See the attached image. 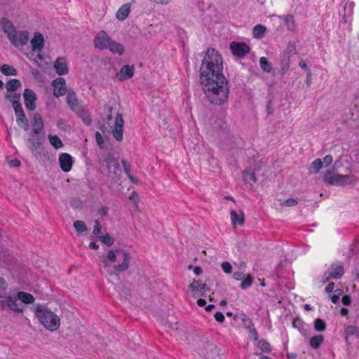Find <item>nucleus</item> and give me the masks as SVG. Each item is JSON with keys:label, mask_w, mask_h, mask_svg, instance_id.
I'll list each match as a JSON object with an SVG mask.
<instances>
[{"label": "nucleus", "mask_w": 359, "mask_h": 359, "mask_svg": "<svg viewBox=\"0 0 359 359\" xmlns=\"http://www.w3.org/2000/svg\"><path fill=\"white\" fill-rule=\"evenodd\" d=\"M119 293L120 295L125 299H128L129 297L131 296V291L129 289V287L123 285L119 289Z\"/></svg>", "instance_id": "44"}, {"label": "nucleus", "mask_w": 359, "mask_h": 359, "mask_svg": "<svg viewBox=\"0 0 359 359\" xmlns=\"http://www.w3.org/2000/svg\"><path fill=\"white\" fill-rule=\"evenodd\" d=\"M98 238L102 243L108 247L111 246L114 243V238L109 233H106L104 236L100 235Z\"/></svg>", "instance_id": "38"}, {"label": "nucleus", "mask_w": 359, "mask_h": 359, "mask_svg": "<svg viewBox=\"0 0 359 359\" xmlns=\"http://www.w3.org/2000/svg\"><path fill=\"white\" fill-rule=\"evenodd\" d=\"M230 49L233 55L239 58L244 57L250 50V48L246 43L236 41L230 43Z\"/></svg>", "instance_id": "10"}, {"label": "nucleus", "mask_w": 359, "mask_h": 359, "mask_svg": "<svg viewBox=\"0 0 359 359\" xmlns=\"http://www.w3.org/2000/svg\"><path fill=\"white\" fill-rule=\"evenodd\" d=\"M243 179L245 183H248L251 186L257 182L255 172H250L248 170L243 171Z\"/></svg>", "instance_id": "27"}, {"label": "nucleus", "mask_w": 359, "mask_h": 359, "mask_svg": "<svg viewBox=\"0 0 359 359\" xmlns=\"http://www.w3.org/2000/svg\"><path fill=\"white\" fill-rule=\"evenodd\" d=\"M130 199L133 201L135 204V206H136V208H137V203H138L139 201V196H138V194L136 192H133L131 196H130Z\"/></svg>", "instance_id": "60"}, {"label": "nucleus", "mask_w": 359, "mask_h": 359, "mask_svg": "<svg viewBox=\"0 0 359 359\" xmlns=\"http://www.w3.org/2000/svg\"><path fill=\"white\" fill-rule=\"evenodd\" d=\"M323 167V162L320 158L316 159L309 168L310 173H317Z\"/></svg>", "instance_id": "32"}, {"label": "nucleus", "mask_w": 359, "mask_h": 359, "mask_svg": "<svg viewBox=\"0 0 359 359\" xmlns=\"http://www.w3.org/2000/svg\"><path fill=\"white\" fill-rule=\"evenodd\" d=\"M222 71L221 55L215 48H208L200 67V81L205 97L214 104H222L228 99L229 86Z\"/></svg>", "instance_id": "1"}, {"label": "nucleus", "mask_w": 359, "mask_h": 359, "mask_svg": "<svg viewBox=\"0 0 359 359\" xmlns=\"http://www.w3.org/2000/svg\"><path fill=\"white\" fill-rule=\"evenodd\" d=\"M67 103L72 110H76L78 107V100L76 93L69 90L66 97Z\"/></svg>", "instance_id": "25"}, {"label": "nucleus", "mask_w": 359, "mask_h": 359, "mask_svg": "<svg viewBox=\"0 0 359 359\" xmlns=\"http://www.w3.org/2000/svg\"><path fill=\"white\" fill-rule=\"evenodd\" d=\"M54 68L59 75H65L68 73V67L65 57H58L54 62Z\"/></svg>", "instance_id": "17"}, {"label": "nucleus", "mask_w": 359, "mask_h": 359, "mask_svg": "<svg viewBox=\"0 0 359 359\" xmlns=\"http://www.w3.org/2000/svg\"><path fill=\"white\" fill-rule=\"evenodd\" d=\"M25 104L27 109L34 110L36 108L35 102L36 100V93L29 88H26L23 93Z\"/></svg>", "instance_id": "12"}, {"label": "nucleus", "mask_w": 359, "mask_h": 359, "mask_svg": "<svg viewBox=\"0 0 359 359\" xmlns=\"http://www.w3.org/2000/svg\"><path fill=\"white\" fill-rule=\"evenodd\" d=\"M134 74V65H123L120 71L116 74L118 81H126L130 79Z\"/></svg>", "instance_id": "15"}, {"label": "nucleus", "mask_w": 359, "mask_h": 359, "mask_svg": "<svg viewBox=\"0 0 359 359\" xmlns=\"http://www.w3.org/2000/svg\"><path fill=\"white\" fill-rule=\"evenodd\" d=\"M324 182L334 186L349 184L353 182V177L349 175H339L329 170L324 175Z\"/></svg>", "instance_id": "5"}, {"label": "nucleus", "mask_w": 359, "mask_h": 359, "mask_svg": "<svg viewBox=\"0 0 359 359\" xmlns=\"http://www.w3.org/2000/svg\"><path fill=\"white\" fill-rule=\"evenodd\" d=\"M203 354L206 359H215L218 356L217 346L209 341H206L203 346Z\"/></svg>", "instance_id": "16"}, {"label": "nucleus", "mask_w": 359, "mask_h": 359, "mask_svg": "<svg viewBox=\"0 0 359 359\" xmlns=\"http://www.w3.org/2000/svg\"><path fill=\"white\" fill-rule=\"evenodd\" d=\"M257 346L264 352L269 353L271 351L270 344L266 340H259Z\"/></svg>", "instance_id": "42"}, {"label": "nucleus", "mask_w": 359, "mask_h": 359, "mask_svg": "<svg viewBox=\"0 0 359 359\" xmlns=\"http://www.w3.org/2000/svg\"><path fill=\"white\" fill-rule=\"evenodd\" d=\"M8 296L6 292H0V309L4 310L6 309V298Z\"/></svg>", "instance_id": "50"}, {"label": "nucleus", "mask_w": 359, "mask_h": 359, "mask_svg": "<svg viewBox=\"0 0 359 359\" xmlns=\"http://www.w3.org/2000/svg\"><path fill=\"white\" fill-rule=\"evenodd\" d=\"M327 272L329 273L328 277L339 278L344 274V268L341 265L333 264L331 265L330 271Z\"/></svg>", "instance_id": "23"}, {"label": "nucleus", "mask_w": 359, "mask_h": 359, "mask_svg": "<svg viewBox=\"0 0 359 359\" xmlns=\"http://www.w3.org/2000/svg\"><path fill=\"white\" fill-rule=\"evenodd\" d=\"M104 165L107 167L108 175L114 174L116 176L121 172L118 161L111 153H108L103 158L102 165Z\"/></svg>", "instance_id": "6"}, {"label": "nucleus", "mask_w": 359, "mask_h": 359, "mask_svg": "<svg viewBox=\"0 0 359 359\" xmlns=\"http://www.w3.org/2000/svg\"><path fill=\"white\" fill-rule=\"evenodd\" d=\"M290 63V58L288 56H282L280 60V74L284 75L288 70Z\"/></svg>", "instance_id": "31"}, {"label": "nucleus", "mask_w": 359, "mask_h": 359, "mask_svg": "<svg viewBox=\"0 0 359 359\" xmlns=\"http://www.w3.org/2000/svg\"><path fill=\"white\" fill-rule=\"evenodd\" d=\"M201 280H194L191 283H190L188 286L189 289L192 292L198 291L200 285H201Z\"/></svg>", "instance_id": "46"}, {"label": "nucleus", "mask_w": 359, "mask_h": 359, "mask_svg": "<svg viewBox=\"0 0 359 359\" xmlns=\"http://www.w3.org/2000/svg\"><path fill=\"white\" fill-rule=\"evenodd\" d=\"M266 27L262 25H257L253 28V36L255 38L260 39L263 36L264 32H266Z\"/></svg>", "instance_id": "34"}, {"label": "nucleus", "mask_w": 359, "mask_h": 359, "mask_svg": "<svg viewBox=\"0 0 359 359\" xmlns=\"http://www.w3.org/2000/svg\"><path fill=\"white\" fill-rule=\"evenodd\" d=\"M16 116V121L20 127L23 128L25 130H28L29 123L25 114L22 109L21 103L15 102V106L13 107Z\"/></svg>", "instance_id": "9"}, {"label": "nucleus", "mask_w": 359, "mask_h": 359, "mask_svg": "<svg viewBox=\"0 0 359 359\" xmlns=\"http://www.w3.org/2000/svg\"><path fill=\"white\" fill-rule=\"evenodd\" d=\"M1 72L6 76L17 75V70L13 67L8 65H4L1 67Z\"/></svg>", "instance_id": "35"}, {"label": "nucleus", "mask_w": 359, "mask_h": 359, "mask_svg": "<svg viewBox=\"0 0 359 359\" xmlns=\"http://www.w3.org/2000/svg\"><path fill=\"white\" fill-rule=\"evenodd\" d=\"M59 163L60 168L65 172L71 170L73 160L71 155L67 153H62L59 156Z\"/></svg>", "instance_id": "14"}, {"label": "nucleus", "mask_w": 359, "mask_h": 359, "mask_svg": "<svg viewBox=\"0 0 359 359\" xmlns=\"http://www.w3.org/2000/svg\"><path fill=\"white\" fill-rule=\"evenodd\" d=\"M266 111L268 114H272L273 113V109L272 107V101L269 100L268 101L267 105H266Z\"/></svg>", "instance_id": "64"}, {"label": "nucleus", "mask_w": 359, "mask_h": 359, "mask_svg": "<svg viewBox=\"0 0 359 359\" xmlns=\"http://www.w3.org/2000/svg\"><path fill=\"white\" fill-rule=\"evenodd\" d=\"M8 163L12 167H19L20 165V161L17 158L11 159Z\"/></svg>", "instance_id": "63"}, {"label": "nucleus", "mask_w": 359, "mask_h": 359, "mask_svg": "<svg viewBox=\"0 0 359 359\" xmlns=\"http://www.w3.org/2000/svg\"><path fill=\"white\" fill-rule=\"evenodd\" d=\"M297 204V201L294 198H289L283 203H281L282 205L287 206V207H292L294 206Z\"/></svg>", "instance_id": "54"}, {"label": "nucleus", "mask_w": 359, "mask_h": 359, "mask_svg": "<svg viewBox=\"0 0 359 359\" xmlns=\"http://www.w3.org/2000/svg\"><path fill=\"white\" fill-rule=\"evenodd\" d=\"M297 52H296V44L293 41H289L288 43H287V48L285 50V51L283 53V56H288V57L290 58V57L293 55V54H295Z\"/></svg>", "instance_id": "37"}, {"label": "nucleus", "mask_w": 359, "mask_h": 359, "mask_svg": "<svg viewBox=\"0 0 359 359\" xmlns=\"http://www.w3.org/2000/svg\"><path fill=\"white\" fill-rule=\"evenodd\" d=\"M215 318L219 323H223L224 321V319H225L224 316L223 315V313L222 312H219V311H217L215 314Z\"/></svg>", "instance_id": "58"}, {"label": "nucleus", "mask_w": 359, "mask_h": 359, "mask_svg": "<svg viewBox=\"0 0 359 359\" xmlns=\"http://www.w3.org/2000/svg\"><path fill=\"white\" fill-rule=\"evenodd\" d=\"M342 303L346 305V306H348L351 304V298L349 295H344L343 297H342Z\"/></svg>", "instance_id": "61"}, {"label": "nucleus", "mask_w": 359, "mask_h": 359, "mask_svg": "<svg viewBox=\"0 0 359 359\" xmlns=\"http://www.w3.org/2000/svg\"><path fill=\"white\" fill-rule=\"evenodd\" d=\"M70 205L72 208L74 209H79L82 207L83 203L80 199L74 198L71 199Z\"/></svg>", "instance_id": "47"}, {"label": "nucleus", "mask_w": 359, "mask_h": 359, "mask_svg": "<svg viewBox=\"0 0 359 359\" xmlns=\"http://www.w3.org/2000/svg\"><path fill=\"white\" fill-rule=\"evenodd\" d=\"M21 86V83L18 79H13L8 81L6 84V88L8 92L11 93L18 90Z\"/></svg>", "instance_id": "28"}, {"label": "nucleus", "mask_w": 359, "mask_h": 359, "mask_svg": "<svg viewBox=\"0 0 359 359\" xmlns=\"http://www.w3.org/2000/svg\"><path fill=\"white\" fill-rule=\"evenodd\" d=\"M95 139L97 144L100 146V148H102V144L104 143V140L102 136L99 132L95 133Z\"/></svg>", "instance_id": "56"}, {"label": "nucleus", "mask_w": 359, "mask_h": 359, "mask_svg": "<svg viewBox=\"0 0 359 359\" xmlns=\"http://www.w3.org/2000/svg\"><path fill=\"white\" fill-rule=\"evenodd\" d=\"M261 68L266 72H270L272 70L271 64L265 57H262L259 60Z\"/></svg>", "instance_id": "40"}, {"label": "nucleus", "mask_w": 359, "mask_h": 359, "mask_svg": "<svg viewBox=\"0 0 359 359\" xmlns=\"http://www.w3.org/2000/svg\"><path fill=\"white\" fill-rule=\"evenodd\" d=\"M18 299L20 300L22 304H30L34 301V298L32 294L25 292H19L18 293Z\"/></svg>", "instance_id": "29"}, {"label": "nucleus", "mask_w": 359, "mask_h": 359, "mask_svg": "<svg viewBox=\"0 0 359 359\" xmlns=\"http://www.w3.org/2000/svg\"><path fill=\"white\" fill-rule=\"evenodd\" d=\"M28 142L31 144L29 148L36 159L43 161L46 158L48 153L43 147L45 138L43 135L36 136L32 135V137L28 139Z\"/></svg>", "instance_id": "4"}, {"label": "nucleus", "mask_w": 359, "mask_h": 359, "mask_svg": "<svg viewBox=\"0 0 359 359\" xmlns=\"http://www.w3.org/2000/svg\"><path fill=\"white\" fill-rule=\"evenodd\" d=\"M101 229H102V226H101L100 222L98 220H95V223H94L93 233L97 238L100 235H101Z\"/></svg>", "instance_id": "48"}, {"label": "nucleus", "mask_w": 359, "mask_h": 359, "mask_svg": "<svg viewBox=\"0 0 359 359\" xmlns=\"http://www.w3.org/2000/svg\"><path fill=\"white\" fill-rule=\"evenodd\" d=\"M241 319L243 321V325L247 329L251 330L252 329L254 324L252 321V320L249 318H248L245 315H241Z\"/></svg>", "instance_id": "45"}, {"label": "nucleus", "mask_w": 359, "mask_h": 359, "mask_svg": "<svg viewBox=\"0 0 359 359\" xmlns=\"http://www.w3.org/2000/svg\"><path fill=\"white\" fill-rule=\"evenodd\" d=\"M323 340L324 337L323 335H316L310 339V345L312 348L316 349L320 346Z\"/></svg>", "instance_id": "33"}, {"label": "nucleus", "mask_w": 359, "mask_h": 359, "mask_svg": "<svg viewBox=\"0 0 359 359\" xmlns=\"http://www.w3.org/2000/svg\"><path fill=\"white\" fill-rule=\"evenodd\" d=\"M52 85L54 87L53 95L55 97L64 95L67 93L65 79L59 77L53 81Z\"/></svg>", "instance_id": "13"}, {"label": "nucleus", "mask_w": 359, "mask_h": 359, "mask_svg": "<svg viewBox=\"0 0 359 359\" xmlns=\"http://www.w3.org/2000/svg\"><path fill=\"white\" fill-rule=\"evenodd\" d=\"M48 138L50 143L55 148L59 149L63 146L62 140L57 135H49Z\"/></svg>", "instance_id": "39"}, {"label": "nucleus", "mask_w": 359, "mask_h": 359, "mask_svg": "<svg viewBox=\"0 0 359 359\" xmlns=\"http://www.w3.org/2000/svg\"><path fill=\"white\" fill-rule=\"evenodd\" d=\"M8 307L10 310L22 313V303H18L17 299H13L11 296H8L6 298V307Z\"/></svg>", "instance_id": "20"}, {"label": "nucleus", "mask_w": 359, "mask_h": 359, "mask_svg": "<svg viewBox=\"0 0 359 359\" xmlns=\"http://www.w3.org/2000/svg\"><path fill=\"white\" fill-rule=\"evenodd\" d=\"M231 224L233 227H236L237 225L242 226L244 224V214L243 212L239 210L236 212L235 210H231L230 212Z\"/></svg>", "instance_id": "19"}, {"label": "nucleus", "mask_w": 359, "mask_h": 359, "mask_svg": "<svg viewBox=\"0 0 359 359\" xmlns=\"http://www.w3.org/2000/svg\"><path fill=\"white\" fill-rule=\"evenodd\" d=\"M0 24L4 32L8 34V38L16 30L13 22L6 18H1Z\"/></svg>", "instance_id": "21"}, {"label": "nucleus", "mask_w": 359, "mask_h": 359, "mask_svg": "<svg viewBox=\"0 0 359 359\" xmlns=\"http://www.w3.org/2000/svg\"><path fill=\"white\" fill-rule=\"evenodd\" d=\"M123 124L124 121L122 115L117 113L115 117L114 126L112 129L113 136L117 141L123 140Z\"/></svg>", "instance_id": "11"}, {"label": "nucleus", "mask_w": 359, "mask_h": 359, "mask_svg": "<svg viewBox=\"0 0 359 359\" xmlns=\"http://www.w3.org/2000/svg\"><path fill=\"white\" fill-rule=\"evenodd\" d=\"M222 269L226 273H231L232 272V266L228 262H223L222 263Z\"/></svg>", "instance_id": "52"}, {"label": "nucleus", "mask_w": 359, "mask_h": 359, "mask_svg": "<svg viewBox=\"0 0 359 359\" xmlns=\"http://www.w3.org/2000/svg\"><path fill=\"white\" fill-rule=\"evenodd\" d=\"M130 10V4H125L122 5L116 13V17L119 20H124L128 15Z\"/></svg>", "instance_id": "24"}, {"label": "nucleus", "mask_w": 359, "mask_h": 359, "mask_svg": "<svg viewBox=\"0 0 359 359\" xmlns=\"http://www.w3.org/2000/svg\"><path fill=\"white\" fill-rule=\"evenodd\" d=\"M8 287V284L3 278H0V292H6Z\"/></svg>", "instance_id": "57"}, {"label": "nucleus", "mask_w": 359, "mask_h": 359, "mask_svg": "<svg viewBox=\"0 0 359 359\" xmlns=\"http://www.w3.org/2000/svg\"><path fill=\"white\" fill-rule=\"evenodd\" d=\"M11 97L13 98L11 100L13 107L15 106V102H17L18 103H20V93H14L13 95H9L8 93L6 95V99H10Z\"/></svg>", "instance_id": "51"}, {"label": "nucleus", "mask_w": 359, "mask_h": 359, "mask_svg": "<svg viewBox=\"0 0 359 359\" xmlns=\"http://www.w3.org/2000/svg\"><path fill=\"white\" fill-rule=\"evenodd\" d=\"M107 49L113 53H118L119 55H123L125 51L124 47L122 44L112 40L111 41Z\"/></svg>", "instance_id": "26"}, {"label": "nucleus", "mask_w": 359, "mask_h": 359, "mask_svg": "<svg viewBox=\"0 0 359 359\" xmlns=\"http://www.w3.org/2000/svg\"><path fill=\"white\" fill-rule=\"evenodd\" d=\"M121 255L123 257V262L120 264L114 265V269L115 273L122 272L128 269L129 267L130 261L131 259L130 255L129 252L122 250V249H116V250H110L108 251L107 254V258L108 260L111 262H114L116 261L117 255Z\"/></svg>", "instance_id": "3"}, {"label": "nucleus", "mask_w": 359, "mask_h": 359, "mask_svg": "<svg viewBox=\"0 0 359 359\" xmlns=\"http://www.w3.org/2000/svg\"><path fill=\"white\" fill-rule=\"evenodd\" d=\"M43 130V122L41 115L38 113L34 114V123L32 135H41V132Z\"/></svg>", "instance_id": "18"}, {"label": "nucleus", "mask_w": 359, "mask_h": 359, "mask_svg": "<svg viewBox=\"0 0 359 359\" xmlns=\"http://www.w3.org/2000/svg\"><path fill=\"white\" fill-rule=\"evenodd\" d=\"M122 165L123 166V170L127 176L130 175V165L128 163V162L125 159L121 160Z\"/></svg>", "instance_id": "55"}, {"label": "nucleus", "mask_w": 359, "mask_h": 359, "mask_svg": "<svg viewBox=\"0 0 359 359\" xmlns=\"http://www.w3.org/2000/svg\"><path fill=\"white\" fill-rule=\"evenodd\" d=\"M11 43L15 47L22 46L27 44L29 40V33L27 31L16 30L8 37Z\"/></svg>", "instance_id": "8"}, {"label": "nucleus", "mask_w": 359, "mask_h": 359, "mask_svg": "<svg viewBox=\"0 0 359 359\" xmlns=\"http://www.w3.org/2000/svg\"><path fill=\"white\" fill-rule=\"evenodd\" d=\"M73 225L78 234H83L87 231V226L83 221L76 220Z\"/></svg>", "instance_id": "30"}, {"label": "nucleus", "mask_w": 359, "mask_h": 359, "mask_svg": "<svg viewBox=\"0 0 359 359\" xmlns=\"http://www.w3.org/2000/svg\"><path fill=\"white\" fill-rule=\"evenodd\" d=\"M285 22L289 30L293 31L295 29V21L293 15H287L285 18Z\"/></svg>", "instance_id": "41"}, {"label": "nucleus", "mask_w": 359, "mask_h": 359, "mask_svg": "<svg viewBox=\"0 0 359 359\" xmlns=\"http://www.w3.org/2000/svg\"><path fill=\"white\" fill-rule=\"evenodd\" d=\"M243 280L240 285V287L243 290H246L250 287L253 282V277L250 274H245V276L243 279Z\"/></svg>", "instance_id": "36"}, {"label": "nucleus", "mask_w": 359, "mask_h": 359, "mask_svg": "<svg viewBox=\"0 0 359 359\" xmlns=\"http://www.w3.org/2000/svg\"><path fill=\"white\" fill-rule=\"evenodd\" d=\"M245 276V274H244L242 272H239V271H238V272L236 271L233 274V278L236 280H241L244 278Z\"/></svg>", "instance_id": "59"}, {"label": "nucleus", "mask_w": 359, "mask_h": 359, "mask_svg": "<svg viewBox=\"0 0 359 359\" xmlns=\"http://www.w3.org/2000/svg\"><path fill=\"white\" fill-rule=\"evenodd\" d=\"M34 311L40 323L47 330L53 332L60 327V318L46 306L38 304Z\"/></svg>", "instance_id": "2"}, {"label": "nucleus", "mask_w": 359, "mask_h": 359, "mask_svg": "<svg viewBox=\"0 0 359 359\" xmlns=\"http://www.w3.org/2000/svg\"><path fill=\"white\" fill-rule=\"evenodd\" d=\"M355 330H359V327L353 325H348L345 328L344 332L346 335H353L354 334Z\"/></svg>", "instance_id": "53"}, {"label": "nucleus", "mask_w": 359, "mask_h": 359, "mask_svg": "<svg viewBox=\"0 0 359 359\" xmlns=\"http://www.w3.org/2000/svg\"><path fill=\"white\" fill-rule=\"evenodd\" d=\"M111 39L104 30L100 31L95 36L93 44L95 48L100 50L107 49Z\"/></svg>", "instance_id": "7"}, {"label": "nucleus", "mask_w": 359, "mask_h": 359, "mask_svg": "<svg viewBox=\"0 0 359 359\" xmlns=\"http://www.w3.org/2000/svg\"><path fill=\"white\" fill-rule=\"evenodd\" d=\"M314 328L317 332L324 331L326 328L325 322L322 319H316L315 320Z\"/></svg>", "instance_id": "43"}, {"label": "nucleus", "mask_w": 359, "mask_h": 359, "mask_svg": "<svg viewBox=\"0 0 359 359\" xmlns=\"http://www.w3.org/2000/svg\"><path fill=\"white\" fill-rule=\"evenodd\" d=\"M43 36L40 33H35L34 37L31 40L33 50L41 51L43 46Z\"/></svg>", "instance_id": "22"}, {"label": "nucleus", "mask_w": 359, "mask_h": 359, "mask_svg": "<svg viewBox=\"0 0 359 359\" xmlns=\"http://www.w3.org/2000/svg\"><path fill=\"white\" fill-rule=\"evenodd\" d=\"M332 162V156L331 155H327L323 158V163L325 164V166L330 165Z\"/></svg>", "instance_id": "62"}, {"label": "nucleus", "mask_w": 359, "mask_h": 359, "mask_svg": "<svg viewBox=\"0 0 359 359\" xmlns=\"http://www.w3.org/2000/svg\"><path fill=\"white\" fill-rule=\"evenodd\" d=\"M210 291L209 287L201 282V285L199 287L198 292H200V295L204 297H207V292Z\"/></svg>", "instance_id": "49"}]
</instances>
